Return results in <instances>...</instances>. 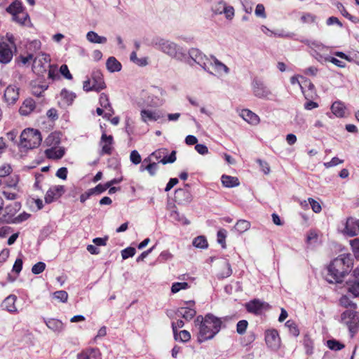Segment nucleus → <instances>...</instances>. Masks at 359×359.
Returning a JSON list of instances; mask_svg holds the SVG:
<instances>
[{"label":"nucleus","instance_id":"1","mask_svg":"<svg viewBox=\"0 0 359 359\" xmlns=\"http://www.w3.org/2000/svg\"><path fill=\"white\" fill-rule=\"evenodd\" d=\"M222 320L212 313H208L204 317L199 315L194 320V325L198 327L197 340L199 343L212 339L220 331Z\"/></svg>","mask_w":359,"mask_h":359},{"label":"nucleus","instance_id":"2","mask_svg":"<svg viewBox=\"0 0 359 359\" xmlns=\"http://www.w3.org/2000/svg\"><path fill=\"white\" fill-rule=\"evenodd\" d=\"M351 255L343 254L335 258L327 267L326 280L331 283H340L352 268Z\"/></svg>","mask_w":359,"mask_h":359},{"label":"nucleus","instance_id":"3","mask_svg":"<svg viewBox=\"0 0 359 359\" xmlns=\"http://www.w3.org/2000/svg\"><path fill=\"white\" fill-rule=\"evenodd\" d=\"M152 43L155 48L172 59L182 61L186 57L184 49L170 40L157 37L153 39Z\"/></svg>","mask_w":359,"mask_h":359},{"label":"nucleus","instance_id":"4","mask_svg":"<svg viewBox=\"0 0 359 359\" xmlns=\"http://www.w3.org/2000/svg\"><path fill=\"white\" fill-rule=\"evenodd\" d=\"M42 137L38 130L33 128L25 129L20 135V146L27 149H31L39 147Z\"/></svg>","mask_w":359,"mask_h":359},{"label":"nucleus","instance_id":"5","mask_svg":"<svg viewBox=\"0 0 359 359\" xmlns=\"http://www.w3.org/2000/svg\"><path fill=\"white\" fill-rule=\"evenodd\" d=\"M106 88L102 74L99 71L93 72L91 77L83 82V89L86 92H99Z\"/></svg>","mask_w":359,"mask_h":359},{"label":"nucleus","instance_id":"6","mask_svg":"<svg viewBox=\"0 0 359 359\" xmlns=\"http://www.w3.org/2000/svg\"><path fill=\"white\" fill-rule=\"evenodd\" d=\"M341 322L348 328L350 332L355 333L359 325V312L353 310L344 311L341 316Z\"/></svg>","mask_w":359,"mask_h":359},{"label":"nucleus","instance_id":"7","mask_svg":"<svg viewBox=\"0 0 359 359\" xmlns=\"http://www.w3.org/2000/svg\"><path fill=\"white\" fill-rule=\"evenodd\" d=\"M253 95L260 99L271 100V90L259 79H254L252 82Z\"/></svg>","mask_w":359,"mask_h":359},{"label":"nucleus","instance_id":"8","mask_svg":"<svg viewBox=\"0 0 359 359\" xmlns=\"http://www.w3.org/2000/svg\"><path fill=\"white\" fill-rule=\"evenodd\" d=\"M50 56L46 54H42L36 57L33 61L32 69L38 75L43 76L47 72L48 68L51 67L50 64Z\"/></svg>","mask_w":359,"mask_h":359},{"label":"nucleus","instance_id":"9","mask_svg":"<svg viewBox=\"0 0 359 359\" xmlns=\"http://www.w3.org/2000/svg\"><path fill=\"white\" fill-rule=\"evenodd\" d=\"M189 55L195 63L201 66L205 71L210 74H212L209 71L208 67L210 57H208L200 50L194 48H192L189 50Z\"/></svg>","mask_w":359,"mask_h":359},{"label":"nucleus","instance_id":"10","mask_svg":"<svg viewBox=\"0 0 359 359\" xmlns=\"http://www.w3.org/2000/svg\"><path fill=\"white\" fill-rule=\"evenodd\" d=\"M168 153L167 149L161 148L152 152L151 156L155 160L158 161V163H161L163 165L174 163L176 161V151H172L169 156H168Z\"/></svg>","mask_w":359,"mask_h":359},{"label":"nucleus","instance_id":"11","mask_svg":"<svg viewBox=\"0 0 359 359\" xmlns=\"http://www.w3.org/2000/svg\"><path fill=\"white\" fill-rule=\"evenodd\" d=\"M245 307L249 313L255 315H259L264 311H266L270 309V306L268 303L258 299H255L246 303L245 304Z\"/></svg>","mask_w":359,"mask_h":359},{"label":"nucleus","instance_id":"12","mask_svg":"<svg viewBox=\"0 0 359 359\" xmlns=\"http://www.w3.org/2000/svg\"><path fill=\"white\" fill-rule=\"evenodd\" d=\"M347 290L353 297L359 296V270L353 271V274L346 282Z\"/></svg>","mask_w":359,"mask_h":359},{"label":"nucleus","instance_id":"13","mask_svg":"<svg viewBox=\"0 0 359 359\" xmlns=\"http://www.w3.org/2000/svg\"><path fill=\"white\" fill-rule=\"evenodd\" d=\"M65 187L62 185H57L50 187L45 195V202L51 203L55 200L59 198L65 193Z\"/></svg>","mask_w":359,"mask_h":359},{"label":"nucleus","instance_id":"14","mask_svg":"<svg viewBox=\"0 0 359 359\" xmlns=\"http://www.w3.org/2000/svg\"><path fill=\"white\" fill-rule=\"evenodd\" d=\"M265 341L267 346L271 349H277L280 346V339L276 330H268L265 334Z\"/></svg>","mask_w":359,"mask_h":359},{"label":"nucleus","instance_id":"15","mask_svg":"<svg viewBox=\"0 0 359 359\" xmlns=\"http://www.w3.org/2000/svg\"><path fill=\"white\" fill-rule=\"evenodd\" d=\"M187 304H189V306L187 307H180L179 308L177 311L176 314L179 317H182L186 320H191L196 314V311L194 308H192V306L194 305V301H190L189 302L186 303Z\"/></svg>","mask_w":359,"mask_h":359},{"label":"nucleus","instance_id":"16","mask_svg":"<svg viewBox=\"0 0 359 359\" xmlns=\"http://www.w3.org/2000/svg\"><path fill=\"white\" fill-rule=\"evenodd\" d=\"M13 58V51L8 43L0 41V63L7 64Z\"/></svg>","mask_w":359,"mask_h":359},{"label":"nucleus","instance_id":"17","mask_svg":"<svg viewBox=\"0 0 359 359\" xmlns=\"http://www.w3.org/2000/svg\"><path fill=\"white\" fill-rule=\"evenodd\" d=\"M175 200L178 204L185 205L192 201V196L187 189H178L175 192Z\"/></svg>","mask_w":359,"mask_h":359},{"label":"nucleus","instance_id":"18","mask_svg":"<svg viewBox=\"0 0 359 359\" xmlns=\"http://www.w3.org/2000/svg\"><path fill=\"white\" fill-rule=\"evenodd\" d=\"M344 233L348 236H355L359 233V219L349 217L347 219Z\"/></svg>","mask_w":359,"mask_h":359},{"label":"nucleus","instance_id":"19","mask_svg":"<svg viewBox=\"0 0 359 359\" xmlns=\"http://www.w3.org/2000/svg\"><path fill=\"white\" fill-rule=\"evenodd\" d=\"M209 65L213 68L214 71L219 74H228L230 72L229 68L215 56H210L208 65Z\"/></svg>","mask_w":359,"mask_h":359},{"label":"nucleus","instance_id":"20","mask_svg":"<svg viewBox=\"0 0 359 359\" xmlns=\"http://www.w3.org/2000/svg\"><path fill=\"white\" fill-rule=\"evenodd\" d=\"M19 89L15 86H8L4 91V98L8 104H14L19 97Z\"/></svg>","mask_w":359,"mask_h":359},{"label":"nucleus","instance_id":"21","mask_svg":"<svg viewBox=\"0 0 359 359\" xmlns=\"http://www.w3.org/2000/svg\"><path fill=\"white\" fill-rule=\"evenodd\" d=\"M113 137L103 133L101 136L100 144L102 146V154H111L112 151Z\"/></svg>","mask_w":359,"mask_h":359},{"label":"nucleus","instance_id":"22","mask_svg":"<svg viewBox=\"0 0 359 359\" xmlns=\"http://www.w3.org/2000/svg\"><path fill=\"white\" fill-rule=\"evenodd\" d=\"M77 359H102V355L99 349L92 348L79 353Z\"/></svg>","mask_w":359,"mask_h":359},{"label":"nucleus","instance_id":"23","mask_svg":"<svg viewBox=\"0 0 359 359\" xmlns=\"http://www.w3.org/2000/svg\"><path fill=\"white\" fill-rule=\"evenodd\" d=\"M16 300L17 297L15 295L10 294L1 303V306L4 309L10 313H16L18 311L15 304Z\"/></svg>","mask_w":359,"mask_h":359},{"label":"nucleus","instance_id":"24","mask_svg":"<svg viewBox=\"0 0 359 359\" xmlns=\"http://www.w3.org/2000/svg\"><path fill=\"white\" fill-rule=\"evenodd\" d=\"M220 267L221 269L217 274L219 279L228 278L232 274V269L228 260H222L220 263Z\"/></svg>","mask_w":359,"mask_h":359},{"label":"nucleus","instance_id":"25","mask_svg":"<svg viewBox=\"0 0 359 359\" xmlns=\"http://www.w3.org/2000/svg\"><path fill=\"white\" fill-rule=\"evenodd\" d=\"M241 116L252 125H257L259 123V117L249 109H243L241 112Z\"/></svg>","mask_w":359,"mask_h":359},{"label":"nucleus","instance_id":"26","mask_svg":"<svg viewBox=\"0 0 359 359\" xmlns=\"http://www.w3.org/2000/svg\"><path fill=\"white\" fill-rule=\"evenodd\" d=\"M141 119L143 122L154 121L158 120L161 116L156 111L142 109L140 113Z\"/></svg>","mask_w":359,"mask_h":359},{"label":"nucleus","instance_id":"27","mask_svg":"<svg viewBox=\"0 0 359 359\" xmlns=\"http://www.w3.org/2000/svg\"><path fill=\"white\" fill-rule=\"evenodd\" d=\"M332 112L339 118L344 117L346 115V107L341 101H336L331 106Z\"/></svg>","mask_w":359,"mask_h":359},{"label":"nucleus","instance_id":"28","mask_svg":"<svg viewBox=\"0 0 359 359\" xmlns=\"http://www.w3.org/2000/svg\"><path fill=\"white\" fill-rule=\"evenodd\" d=\"M46 326L55 332L60 333L64 330V325L62 321L55 319L49 318L45 320Z\"/></svg>","mask_w":359,"mask_h":359},{"label":"nucleus","instance_id":"29","mask_svg":"<svg viewBox=\"0 0 359 359\" xmlns=\"http://www.w3.org/2000/svg\"><path fill=\"white\" fill-rule=\"evenodd\" d=\"M35 108V102L32 99H27L20 108V114L23 116L29 115Z\"/></svg>","mask_w":359,"mask_h":359},{"label":"nucleus","instance_id":"30","mask_svg":"<svg viewBox=\"0 0 359 359\" xmlns=\"http://www.w3.org/2000/svg\"><path fill=\"white\" fill-rule=\"evenodd\" d=\"M45 153L48 158L60 159L65 155V149L62 148H56L55 147L46 149Z\"/></svg>","mask_w":359,"mask_h":359},{"label":"nucleus","instance_id":"31","mask_svg":"<svg viewBox=\"0 0 359 359\" xmlns=\"http://www.w3.org/2000/svg\"><path fill=\"white\" fill-rule=\"evenodd\" d=\"M106 66L110 72H119L121 69V64L113 56L107 59Z\"/></svg>","mask_w":359,"mask_h":359},{"label":"nucleus","instance_id":"32","mask_svg":"<svg viewBox=\"0 0 359 359\" xmlns=\"http://www.w3.org/2000/svg\"><path fill=\"white\" fill-rule=\"evenodd\" d=\"M223 186L231 188L239 185V180L236 177L223 175L221 178Z\"/></svg>","mask_w":359,"mask_h":359},{"label":"nucleus","instance_id":"33","mask_svg":"<svg viewBox=\"0 0 359 359\" xmlns=\"http://www.w3.org/2000/svg\"><path fill=\"white\" fill-rule=\"evenodd\" d=\"M87 40L93 43H105L107 41L105 36H99L96 32L90 31L86 34Z\"/></svg>","mask_w":359,"mask_h":359},{"label":"nucleus","instance_id":"34","mask_svg":"<svg viewBox=\"0 0 359 359\" xmlns=\"http://www.w3.org/2000/svg\"><path fill=\"white\" fill-rule=\"evenodd\" d=\"M13 20L22 25H27L30 23L29 16L24 10L13 16Z\"/></svg>","mask_w":359,"mask_h":359},{"label":"nucleus","instance_id":"35","mask_svg":"<svg viewBox=\"0 0 359 359\" xmlns=\"http://www.w3.org/2000/svg\"><path fill=\"white\" fill-rule=\"evenodd\" d=\"M44 142L48 147H55L60 142V135L57 133H52L46 138Z\"/></svg>","mask_w":359,"mask_h":359},{"label":"nucleus","instance_id":"36","mask_svg":"<svg viewBox=\"0 0 359 359\" xmlns=\"http://www.w3.org/2000/svg\"><path fill=\"white\" fill-rule=\"evenodd\" d=\"M60 96L64 103L67 105L72 104L76 97V95L74 93L68 91L65 89H63L61 91Z\"/></svg>","mask_w":359,"mask_h":359},{"label":"nucleus","instance_id":"37","mask_svg":"<svg viewBox=\"0 0 359 359\" xmlns=\"http://www.w3.org/2000/svg\"><path fill=\"white\" fill-rule=\"evenodd\" d=\"M250 228V222L245 219L238 220L234 226V229L240 233H244Z\"/></svg>","mask_w":359,"mask_h":359},{"label":"nucleus","instance_id":"38","mask_svg":"<svg viewBox=\"0 0 359 359\" xmlns=\"http://www.w3.org/2000/svg\"><path fill=\"white\" fill-rule=\"evenodd\" d=\"M170 217L172 219L184 225H187L190 223L189 221L183 215H181L178 211L175 210V207H174V209L170 212Z\"/></svg>","mask_w":359,"mask_h":359},{"label":"nucleus","instance_id":"39","mask_svg":"<svg viewBox=\"0 0 359 359\" xmlns=\"http://www.w3.org/2000/svg\"><path fill=\"white\" fill-rule=\"evenodd\" d=\"M23 7L22 4L19 1H15L12 3L7 8L6 11L8 13H11L13 17L17 15L18 13L23 11Z\"/></svg>","mask_w":359,"mask_h":359},{"label":"nucleus","instance_id":"40","mask_svg":"<svg viewBox=\"0 0 359 359\" xmlns=\"http://www.w3.org/2000/svg\"><path fill=\"white\" fill-rule=\"evenodd\" d=\"M194 247L197 248L204 249L208 248V241L205 236H199L195 238L192 242Z\"/></svg>","mask_w":359,"mask_h":359},{"label":"nucleus","instance_id":"41","mask_svg":"<svg viewBox=\"0 0 359 359\" xmlns=\"http://www.w3.org/2000/svg\"><path fill=\"white\" fill-rule=\"evenodd\" d=\"M306 354L311 355L313 353V342L308 336H305L303 340Z\"/></svg>","mask_w":359,"mask_h":359},{"label":"nucleus","instance_id":"42","mask_svg":"<svg viewBox=\"0 0 359 359\" xmlns=\"http://www.w3.org/2000/svg\"><path fill=\"white\" fill-rule=\"evenodd\" d=\"M285 327L289 330L290 333L294 337H297L299 334V330L296 323L292 320H289L285 323Z\"/></svg>","mask_w":359,"mask_h":359},{"label":"nucleus","instance_id":"43","mask_svg":"<svg viewBox=\"0 0 359 359\" xmlns=\"http://www.w3.org/2000/svg\"><path fill=\"white\" fill-rule=\"evenodd\" d=\"M53 297L60 302L65 303L68 299V294L65 290H58L53 293Z\"/></svg>","mask_w":359,"mask_h":359},{"label":"nucleus","instance_id":"44","mask_svg":"<svg viewBox=\"0 0 359 359\" xmlns=\"http://www.w3.org/2000/svg\"><path fill=\"white\" fill-rule=\"evenodd\" d=\"M340 304L345 308H352L355 309L357 306L355 303H353L352 301L349 299V298L346 295H344L340 298Z\"/></svg>","mask_w":359,"mask_h":359},{"label":"nucleus","instance_id":"45","mask_svg":"<svg viewBox=\"0 0 359 359\" xmlns=\"http://www.w3.org/2000/svg\"><path fill=\"white\" fill-rule=\"evenodd\" d=\"M187 288H189V284L186 282L174 283L171 287V292L172 293H177L179 291H180L181 290H186Z\"/></svg>","mask_w":359,"mask_h":359},{"label":"nucleus","instance_id":"46","mask_svg":"<svg viewBox=\"0 0 359 359\" xmlns=\"http://www.w3.org/2000/svg\"><path fill=\"white\" fill-rule=\"evenodd\" d=\"M248 326V322L245 320H241L237 323L236 332L238 334H244Z\"/></svg>","mask_w":359,"mask_h":359},{"label":"nucleus","instance_id":"47","mask_svg":"<svg viewBox=\"0 0 359 359\" xmlns=\"http://www.w3.org/2000/svg\"><path fill=\"white\" fill-rule=\"evenodd\" d=\"M99 102L100 106L104 109H111V107H112L109 102L108 96L104 93L100 94Z\"/></svg>","mask_w":359,"mask_h":359},{"label":"nucleus","instance_id":"48","mask_svg":"<svg viewBox=\"0 0 359 359\" xmlns=\"http://www.w3.org/2000/svg\"><path fill=\"white\" fill-rule=\"evenodd\" d=\"M13 171L9 164L4 163L0 166V177H6L9 176Z\"/></svg>","mask_w":359,"mask_h":359},{"label":"nucleus","instance_id":"49","mask_svg":"<svg viewBox=\"0 0 359 359\" xmlns=\"http://www.w3.org/2000/svg\"><path fill=\"white\" fill-rule=\"evenodd\" d=\"M19 182V177L17 175L10 176L5 182L7 187L16 188Z\"/></svg>","mask_w":359,"mask_h":359},{"label":"nucleus","instance_id":"50","mask_svg":"<svg viewBox=\"0 0 359 359\" xmlns=\"http://www.w3.org/2000/svg\"><path fill=\"white\" fill-rule=\"evenodd\" d=\"M327 344L330 349L334 351H339L344 347V344L334 339L328 340Z\"/></svg>","mask_w":359,"mask_h":359},{"label":"nucleus","instance_id":"51","mask_svg":"<svg viewBox=\"0 0 359 359\" xmlns=\"http://www.w3.org/2000/svg\"><path fill=\"white\" fill-rule=\"evenodd\" d=\"M46 269V264L42 262H39L35 264L32 268V272L34 274L38 275L42 273Z\"/></svg>","mask_w":359,"mask_h":359},{"label":"nucleus","instance_id":"52","mask_svg":"<svg viewBox=\"0 0 359 359\" xmlns=\"http://www.w3.org/2000/svg\"><path fill=\"white\" fill-rule=\"evenodd\" d=\"M136 250L133 247H128L121 251V256L123 259L132 257L135 255Z\"/></svg>","mask_w":359,"mask_h":359},{"label":"nucleus","instance_id":"53","mask_svg":"<svg viewBox=\"0 0 359 359\" xmlns=\"http://www.w3.org/2000/svg\"><path fill=\"white\" fill-rule=\"evenodd\" d=\"M350 245L352 248V251L354 254V256L358 259L359 258V239L355 238L353 240L350 241Z\"/></svg>","mask_w":359,"mask_h":359},{"label":"nucleus","instance_id":"54","mask_svg":"<svg viewBox=\"0 0 359 359\" xmlns=\"http://www.w3.org/2000/svg\"><path fill=\"white\" fill-rule=\"evenodd\" d=\"M217 242L222 245L223 248H226L225 239L226 237V231L224 229H220L217 232Z\"/></svg>","mask_w":359,"mask_h":359},{"label":"nucleus","instance_id":"55","mask_svg":"<svg viewBox=\"0 0 359 359\" xmlns=\"http://www.w3.org/2000/svg\"><path fill=\"white\" fill-rule=\"evenodd\" d=\"M226 5L224 1H220L212 7V11L215 14H222Z\"/></svg>","mask_w":359,"mask_h":359},{"label":"nucleus","instance_id":"56","mask_svg":"<svg viewBox=\"0 0 359 359\" xmlns=\"http://www.w3.org/2000/svg\"><path fill=\"white\" fill-rule=\"evenodd\" d=\"M343 163L344 160L339 159L338 157H333L330 161L325 162L323 163V165L326 168H330Z\"/></svg>","mask_w":359,"mask_h":359},{"label":"nucleus","instance_id":"57","mask_svg":"<svg viewBox=\"0 0 359 359\" xmlns=\"http://www.w3.org/2000/svg\"><path fill=\"white\" fill-rule=\"evenodd\" d=\"M130 160L133 163L137 165L140 163L142 158L137 150H133L130 153Z\"/></svg>","mask_w":359,"mask_h":359},{"label":"nucleus","instance_id":"58","mask_svg":"<svg viewBox=\"0 0 359 359\" xmlns=\"http://www.w3.org/2000/svg\"><path fill=\"white\" fill-rule=\"evenodd\" d=\"M308 201L311 205L313 211L316 213H318L321 211L322 208L320 203L312 198H309Z\"/></svg>","mask_w":359,"mask_h":359},{"label":"nucleus","instance_id":"59","mask_svg":"<svg viewBox=\"0 0 359 359\" xmlns=\"http://www.w3.org/2000/svg\"><path fill=\"white\" fill-rule=\"evenodd\" d=\"M178 340L182 342H187L190 340L191 334L187 330H182L177 334Z\"/></svg>","mask_w":359,"mask_h":359},{"label":"nucleus","instance_id":"60","mask_svg":"<svg viewBox=\"0 0 359 359\" xmlns=\"http://www.w3.org/2000/svg\"><path fill=\"white\" fill-rule=\"evenodd\" d=\"M109 188V184L107 183L104 184H98L95 188L91 189V193L93 194H101Z\"/></svg>","mask_w":359,"mask_h":359},{"label":"nucleus","instance_id":"61","mask_svg":"<svg viewBox=\"0 0 359 359\" xmlns=\"http://www.w3.org/2000/svg\"><path fill=\"white\" fill-rule=\"evenodd\" d=\"M184 323L183 320H178L176 323H172V331L174 333L175 339L176 340H178V337H177V328L182 327L184 326Z\"/></svg>","mask_w":359,"mask_h":359},{"label":"nucleus","instance_id":"62","mask_svg":"<svg viewBox=\"0 0 359 359\" xmlns=\"http://www.w3.org/2000/svg\"><path fill=\"white\" fill-rule=\"evenodd\" d=\"M223 13L225 15V17L228 20H231L234 16V8L233 6H226L224 8Z\"/></svg>","mask_w":359,"mask_h":359},{"label":"nucleus","instance_id":"63","mask_svg":"<svg viewBox=\"0 0 359 359\" xmlns=\"http://www.w3.org/2000/svg\"><path fill=\"white\" fill-rule=\"evenodd\" d=\"M316 17L311 13H304L301 17V20L304 23H312L315 21Z\"/></svg>","mask_w":359,"mask_h":359},{"label":"nucleus","instance_id":"64","mask_svg":"<svg viewBox=\"0 0 359 359\" xmlns=\"http://www.w3.org/2000/svg\"><path fill=\"white\" fill-rule=\"evenodd\" d=\"M147 171L149 173L151 176H154L156 175V170L158 169V163H150L145 167Z\"/></svg>","mask_w":359,"mask_h":359}]
</instances>
